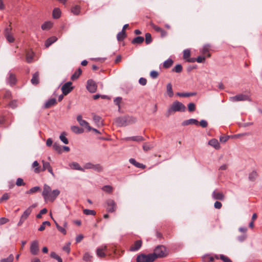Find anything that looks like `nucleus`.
<instances>
[{"label":"nucleus","mask_w":262,"mask_h":262,"mask_svg":"<svg viewBox=\"0 0 262 262\" xmlns=\"http://www.w3.org/2000/svg\"><path fill=\"white\" fill-rule=\"evenodd\" d=\"M60 194L58 189H55L52 191L51 188L48 185H43L42 195L45 201L53 202Z\"/></svg>","instance_id":"obj_1"},{"label":"nucleus","mask_w":262,"mask_h":262,"mask_svg":"<svg viewBox=\"0 0 262 262\" xmlns=\"http://www.w3.org/2000/svg\"><path fill=\"white\" fill-rule=\"evenodd\" d=\"M186 110L185 106L181 102L176 101L173 102L170 107L166 113V116L169 117L172 112H184Z\"/></svg>","instance_id":"obj_2"},{"label":"nucleus","mask_w":262,"mask_h":262,"mask_svg":"<svg viewBox=\"0 0 262 262\" xmlns=\"http://www.w3.org/2000/svg\"><path fill=\"white\" fill-rule=\"evenodd\" d=\"M155 256V259L157 258L166 257L168 255L166 248L163 245H159L156 247L154 252L151 253Z\"/></svg>","instance_id":"obj_3"},{"label":"nucleus","mask_w":262,"mask_h":262,"mask_svg":"<svg viewBox=\"0 0 262 262\" xmlns=\"http://www.w3.org/2000/svg\"><path fill=\"white\" fill-rule=\"evenodd\" d=\"M36 207V204H33L30 207H29L23 213L21 216H20V220L17 224L18 226H21L23 223L27 220L29 215L32 212L33 208Z\"/></svg>","instance_id":"obj_4"},{"label":"nucleus","mask_w":262,"mask_h":262,"mask_svg":"<svg viewBox=\"0 0 262 262\" xmlns=\"http://www.w3.org/2000/svg\"><path fill=\"white\" fill-rule=\"evenodd\" d=\"M137 262H153L155 260V256L149 254L147 255L141 254L137 257Z\"/></svg>","instance_id":"obj_5"},{"label":"nucleus","mask_w":262,"mask_h":262,"mask_svg":"<svg viewBox=\"0 0 262 262\" xmlns=\"http://www.w3.org/2000/svg\"><path fill=\"white\" fill-rule=\"evenodd\" d=\"M230 100L232 102H236L240 101H251L250 97L247 95L239 94L235 96L231 97Z\"/></svg>","instance_id":"obj_6"},{"label":"nucleus","mask_w":262,"mask_h":262,"mask_svg":"<svg viewBox=\"0 0 262 262\" xmlns=\"http://www.w3.org/2000/svg\"><path fill=\"white\" fill-rule=\"evenodd\" d=\"M106 210L108 212H114L117 209V204L112 199H108L106 201Z\"/></svg>","instance_id":"obj_7"},{"label":"nucleus","mask_w":262,"mask_h":262,"mask_svg":"<svg viewBox=\"0 0 262 262\" xmlns=\"http://www.w3.org/2000/svg\"><path fill=\"white\" fill-rule=\"evenodd\" d=\"M84 169H93L97 172L102 171L103 170L102 166L99 164H93L91 163H87L84 165Z\"/></svg>","instance_id":"obj_8"},{"label":"nucleus","mask_w":262,"mask_h":262,"mask_svg":"<svg viewBox=\"0 0 262 262\" xmlns=\"http://www.w3.org/2000/svg\"><path fill=\"white\" fill-rule=\"evenodd\" d=\"M72 83L70 81L64 83L61 87V91L63 95H67L70 93L74 89L72 86Z\"/></svg>","instance_id":"obj_9"},{"label":"nucleus","mask_w":262,"mask_h":262,"mask_svg":"<svg viewBox=\"0 0 262 262\" xmlns=\"http://www.w3.org/2000/svg\"><path fill=\"white\" fill-rule=\"evenodd\" d=\"M86 88L90 93H93L97 90V85L94 81L89 79L87 81Z\"/></svg>","instance_id":"obj_10"},{"label":"nucleus","mask_w":262,"mask_h":262,"mask_svg":"<svg viewBox=\"0 0 262 262\" xmlns=\"http://www.w3.org/2000/svg\"><path fill=\"white\" fill-rule=\"evenodd\" d=\"M42 167L41 168V171H44L46 170L48 171L52 176H54L52 168L49 162L45 160H42Z\"/></svg>","instance_id":"obj_11"},{"label":"nucleus","mask_w":262,"mask_h":262,"mask_svg":"<svg viewBox=\"0 0 262 262\" xmlns=\"http://www.w3.org/2000/svg\"><path fill=\"white\" fill-rule=\"evenodd\" d=\"M39 251L38 242L37 241H33L30 246V252L33 255H37Z\"/></svg>","instance_id":"obj_12"},{"label":"nucleus","mask_w":262,"mask_h":262,"mask_svg":"<svg viewBox=\"0 0 262 262\" xmlns=\"http://www.w3.org/2000/svg\"><path fill=\"white\" fill-rule=\"evenodd\" d=\"M142 245V242L141 240L136 241L133 245L129 248V251H136L140 249Z\"/></svg>","instance_id":"obj_13"},{"label":"nucleus","mask_w":262,"mask_h":262,"mask_svg":"<svg viewBox=\"0 0 262 262\" xmlns=\"http://www.w3.org/2000/svg\"><path fill=\"white\" fill-rule=\"evenodd\" d=\"M212 196L214 200H219L221 201L224 200L225 198L224 194L222 192L218 191L217 190H214L212 192Z\"/></svg>","instance_id":"obj_14"},{"label":"nucleus","mask_w":262,"mask_h":262,"mask_svg":"<svg viewBox=\"0 0 262 262\" xmlns=\"http://www.w3.org/2000/svg\"><path fill=\"white\" fill-rule=\"evenodd\" d=\"M106 249L107 246L106 245L102 246L97 248L96 250V254L97 256L101 258L105 257L106 254L104 251H106Z\"/></svg>","instance_id":"obj_15"},{"label":"nucleus","mask_w":262,"mask_h":262,"mask_svg":"<svg viewBox=\"0 0 262 262\" xmlns=\"http://www.w3.org/2000/svg\"><path fill=\"white\" fill-rule=\"evenodd\" d=\"M34 56V53L31 50H28L26 53V61L28 63L32 62Z\"/></svg>","instance_id":"obj_16"},{"label":"nucleus","mask_w":262,"mask_h":262,"mask_svg":"<svg viewBox=\"0 0 262 262\" xmlns=\"http://www.w3.org/2000/svg\"><path fill=\"white\" fill-rule=\"evenodd\" d=\"M210 48L211 46L208 44L204 46L201 51L202 54H203L204 55H206V56L208 57H210L211 56V54L209 53Z\"/></svg>","instance_id":"obj_17"},{"label":"nucleus","mask_w":262,"mask_h":262,"mask_svg":"<svg viewBox=\"0 0 262 262\" xmlns=\"http://www.w3.org/2000/svg\"><path fill=\"white\" fill-rule=\"evenodd\" d=\"M208 144L216 149H219L221 147L219 141L216 139H212L210 140L208 142Z\"/></svg>","instance_id":"obj_18"},{"label":"nucleus","mask_w":262,"mask_h":262,"mask_svg":"<svg viewBox=\"0 0 262 262\" xmlns=\"http://www.w3.org/2000/svg\"><path fill=\"white\" fill-rule=\"evenodd\" d=\"M153 29L157 32H159L160 33L161 36L162 37H164L167 35V32L165 31L164 29L158 27L157 26L154 25L153 26Z\"/></svg>","instance_id":"obj_19"},{"label":"nucleus","mask_w":262,"mask_h":262,"mask_svg":"<svg viewBox=\"0 0 262 262\" xmlns=\"http://www.w3.org/2000/svg\"><path fill=\"white\" fill-rule=\"evenodd\" d=\"M56 103V100L55 98H52L48 100L45 104L44 107L45 108H49L52 106L55 105Z\"/></svg>","instance_id":"obj_20"},{"label":"nucleus","mask_w":262,"mask_h":262,"mask_svg":"<svg viewBox=\"0 0 262 262\" xmlns=\"http://www.w3.org/2000/svg\"><path fill=\"white\" fill-rule=\"evenodd\" d=\"M32 167L34 168V172L35 173H39L41 172V167L39 166V164L37 161H35L33 163Z\"/></svg>","instance_id":"obj_21"},{"label":"nucleus","mask_w":262,"mask_h":262,"mask_svg":"<svg viewBox=\"0 0 262 262\" xmlns=\"http://www.w3.org/2000/svg\"><path fill=\"white\" fill-rule=\"evenodd\" d=\"M129 162L135 166L136 167L144 169L146 167V166L143 164L137 162L135 159L133 158H131L129 160Z\"/></svg>","instance_id":"obj_22"},{"label":"nucleus","mask_w":262,"mask_h":262,"mask_svg":"<svg viewBox=\"0 0 262 262\" xmlns=\"http://www.w3.org/2000/svg\"><path fill=\"white\" fill-rule=\"evenodd\" d=\"M8 82L11 85H14L16 83V78L14 74L12 73H9V76L8 78Z\"/></svg>","instance_id":"obj_23"},{"label":"nucleus","mask_w":262,"mask_h":262,"mask_svg":"<svg viewBox=\"0 0 262 262\" xmlns=\"http://www.w3.org/2000/svg\"><path fill=\"white\" fill-rule=\"evenodd\" d=\"M189 124H195L198 125L199 124V121L195 119H190L184 121L182 123V125L184 126L188 125Z\"/></svg>","instance_id":"obj_24"},{"label":"nucleus","mask_w":262,"mask_h":262,"mask_svg":"<svg viewBox=\"0 0 262 262\" xmlns=\"http://www.w3.org/2000/svg\"><path fill=\"white\" fill-rule=\"evenodd\" d=\"M215 258L216 259H221L223 262H232V261L231 260L230 258H229L228 257H227L226 255H224L223 254H221L220 255H215Z\"/></svg>","instance_id":"obj_25"},{"label":"nucleus","mask_w":262,"mask_h":262,"mask_svg":"<svg viewBox=\"0 0 262 262\" xmlns=\"http://www.w3.org/2000/svg\"><path fill=\"white\" fill-rule=\"evenodd\" d=\"M126 141L132 140L137 142H141L144 140V138L141 136H133L130 137L126 138L125 139Z\"/></svg>","instance_id":"obj_26"},{"label":"nucleus","mask_w":262,"mask_h":262,"mask_svg":"<svg viewBox=\"0 0 262 262\" xmlns=\"http://www.w3.org/2000/svg\"><path fill=\"white\" fill-rule=\"evenodd\" d=\"M31 81L33 84H37L39 83V73L38 72L33 75Z\"/></svg>","instance_id":"obj_27"},{"label":"nucleus","mask_w":262,"mask_h":262,"mask_svg":"<svg viewBox=\"0 0 262 262\" xmlns=\"http://www.w3.org/2000/svg\"><path fill=\"white\" fill-rule=\"evenodd\" d=\"M57 38L55 36H52L49 38L45 42V46L47 48L49 47L53 43L57 40Z\"/></svg>","instance_id":"obj_28"},{"label":"nucleus","mask_w":262,"mask_h":262,"mask_svg":"<svg viewBox=\"0 0 262 262\" xmlns=\"http://www.w3.org/2000/svg\"><path fill=\"white\" fill-rule=\"evenodd\" d=\"M82 73V70L80 68H79L76 71L74 72V73L72 75L71 79L72 80H75L77 79L80 75Z\"/></svg>","instance_id":"obj_29"},{"label":"nucleus","mask_w":262,"mask_h":262,"mask_svg":"<svg viewBox=\"0 0 262 262\" xmlns=\"http://www.w3.org/2000/svg\"><path fill=\"white\" fill-rule=\"evenodd\" d=\"M70 166L72 169L79 170L82 171H84V168H81L79 164L76 162H73L70 164Z\"/></svg>","instance_id":"obj_30"},{"label":"nucleus","mask_w":262,"mask_h":262,"mask_svg":"<svg viewBox=\"0 0 262 262\" xmlns=\"http://www.w3.org/2000/svg\"><path fill=\"white\" fill-rule=\"evenodd\" d=\"M93 120L98 126H101L103 125L102 118L96 115H93Z\"/></svg>","instance_id":"obj_31"},{"label":"nucleus","mask_w":262,"mask_h":262,"mask_svg":"<svg viewBox=\"0 0 262 262\" xmlns=\"http://www.w3.org/2000/svg\"><path fill=\"white\" fill-rule=\"evenodd\" d=\"M144 37L142 36H137L132 41L133 44H141L144 41Z\"/></svg>","instance_id":"obj_32"},{"label":"nucleus","mask_w":262,"mask_h":262,"mask_svg":"<svg viewBox=\"0 0 262 262\" xmlns=\"http://www.w3.org/2000/svg\"><path fill=\"white\" fill-rule=\"evenodd\" d=\"M61 15V11L59 8H55L53 11V17L54 18L57 19L59 18Z\"/></svg>","instance_id":"obj_33"},{"label":"nucleus","mask_w":262,"mask_h":262,"mask_svg":"<svg viewBox=\"0 0 262 262\" xmlns=\"http://www.w3.org/2000/svg\"><path fill=\"white\" fill-rule=\"evenodd\" d=\"M126 37L125 31L122 30L118 33L117 38L118 41L123 40Z\"/></svg>","instance_id":"obj_34"},{"label":"nucleus","mask_w":262,"mask_h":262,"mask_svg":"<svg viewBox=\"0 0 262 262\" xmlns=\"http://www.w3.org/2000/svg\"><path fill=\"white\" fill-rule=\"evenodd\" d=\"M71 129L72 131L75 134H81L84 132L83 129L77 126H71Z\"/></svg>","instance_id":"obj_35"},{"label":"nucleus","mask_w":262,"mask_h":262,"mask_svg":"<svg viewBox=\"0 0 262 262\" xmlns=\"http://www.w3.org/2000/svg\"><path fill=\"white\" fill-rule=\"evenodd\" d=\"M52 23L50 21L45 22L41 25V29L43 30H49L52 28Z\"/></svg>","instance_id":"obj_36"},{"label":"nucleus","mask_w":262,"mask_h":262,"mask_svg":"<svg viewBox=\"0 0 262 262\" xmlns=\"http://www.w3.org/2000/svg\"><path fill=\"white\" fill-rule=\"evenodd\" d=\"M167 89V92L168 95V96L170 97H171L173 96V93L172 89V85L171 83H168L166 86Z\"/></svg>","instance_id":"obj_37"},{"label":"nucleus","mask_w":262,"mask_h":262,"mask_svg":"<svg viewBox=\"0 0 262 262\" xmlns=\"http://www.w3.org/2000/svg\"><path fill=\"white\" fill-rule=\"evenodd\" d=\"M173 60L171 59H168L167 60L165 61L163 63V67L165 69L169 68L173 64Z\"/></svg>","instance_id":"obj_38"},{"label":"nucleus","mask_w":262,"mask_h":262,"mask_svg":"<svg viewBox=\"0 0 262 262\" xmlns=\"http://www.w3.org/2000/svg\"><path fill=\"white\" fill-rule=\"evenodd\" d=\"M40 190H41V189L39 186H35V187H32L30 190L27 191L26 192V193L27 194H32V193H35L37 191H39Z\"/></svg>","instance_id":"obj_39"},{"label":"nucleus","mask_w":262,"mask_h":262,"mask_svg":"<svg viewBox=\"0 0 262 262\" xmlns=\"http://www.w3.org/2000/svg\"><path fill=\"white\" fill-rule=\"evenodd\" d=\"M207 259H208V262H213L214 260V259H215V255L214 256H211L209 255H206L203 257L204 262H206Z\"/></svg>","instance_id":"obj_40"},{"label":"nucleus","mask_w":262,"mask_h":262,"mask_svg":"<svg viewBox=\"0 0 262 262\" xmlns=\"http://www.w3.org/2000/svg\"><path fill=\"white\" fill-rule=\"evenodd\" d=\"M177 95L180 97H187L195 95L194 93H177Z\"/></svg>","instance_id":"obj_41"},{"label":"nucleus","mask_w":262,"mask_h":262,"mask_svg":"<svg viewBox=\"0 0 262 262\" xmlns=\"http://www.w3.org/2000/svg\"><path fill=\"white\" fill-rule=\"evenodd\" d=\"M55 225L57 229L60 231L61 233H62L63 235H66L67 234V231L66 229L64 227H62L60 226L58 224L54 221Z\"/></svg>","instance_id":"obj_42"},{"label":"nucleus","mask_w":262,"mask_h":262,"mask_svg":"<svg viewBox=\"0 0 262 262\" xmlns=\"http://www.w3.org/2000/svg\"><path fill=\"white\" fill-rule=\"evenodd\" d=\"M102 190L107 193H111L113 191V188L111 186L105 185L102 188Z\"/></svg>","instance_id":"obj_43"},{"label":"nucleus","mask_w":262,"mask_h":262,"mask_svg":"<svg viewBox=\"0 0 262 262\" xmlns=\"http://www.w3.org/2000/svg\"><path fill=\"white\" fill-rule=\"evenodd\" d=\"M257 177V173L255 171H252L249 175V179L251 181L255 180Z\"/></svg>","instance_id":"obj_44"},{"label":"nucleus","mask_w":262,"mask_h":262,"mask_svg":"<svg viewBox=\"0 0 262 262\" xmlns=\"http://www.w3.org/2000/svg\"><path fill=\"white\" fill-rule=\"evenodd\" d=\"M50 225L51 224L49 221H45L40 225V226L38 228V230L40 231H42L45 229L46 226H50Z\"/></svg>","instance_id":"obj_45"},{"label":"nucleus","mask_w":262,"mask_h":262,"mask_svg":"<svg viewBox=\"0 0 262 262\" xmlns=\"http://www.w3.org/2000/svg\"><path fill=\"white\" fill-rule=\"evenodd\" d=\"M145 43L147 45L150 43L152 42L151 35L149 33H146L145 35Z\"/></svg>","instance_id":"obj_46"},{"label":"nucleus","mask_w":262,"mask_h":262,"mask_svg":"<svg viewBox=\"0 0 262 262\" xmlns=\"http://www.w3.org/2000/svg\"><path fill=\"white\" fill-rule=\"evenodd\" d=\"M66 134L64 132H63L60 135L59 138L63 143H64L66 144H68L69 142L68 139L66 137Z\"/></svg>","instance_id":"obj_47"},{"label":"nucleus","mask_w":262,"mask_h":262,"mask_svg":"<svg viewBox=\"0 0 262 262\" xmlns=\"http://www.w3.org/2000/svg\"><path fill=\"white\" fill-rule=\"evenodd\" d=\"M93 256L90 255L88 253H86L84 254L83 256V260L86 262H91Z\"/></svg>","instance_id":"obj_48"},{"label":"nucleus","mask_w":262,"mask_h":262,"mask_svg":"<svg viewBox=\"0 0 262 262\" xmlns=\"http://www.w3.org/2000/svg\"><path fill=\"white\" fill-rule=\"evenodd\" d=\"M81 126L85 127L88 129L89 131L91 130L92 127L89 125V124L86 121L83 120L81 123L79 124Z\"/></svg>","instance_id":"obj_49"},{"label":"nucleus","mask_w":262,"mask_h":262,"mask_svg":"<svg viewBox=\"0 0 262 262\" xmlns=\"http://www.w3.org/2000/svg\"><path fill=\"white\" fill-rule=\"evenodd\" d=\"M80 8L78 6H75L71 9L72 12L75 15H78L80 13Z\"/></svg>","instance_id":"obj_50"},{"label":"nucleus","mask_w":262,"mask_h":262,"mask_svg":"<svg viewBox=\"0 0 262 262\" xmlns=\"http://www.w3.org/2000/svg\"><path fill=\"white\" fill-rule=\"evenodd\" d=\"M51 257L56 259L58 262H62V260L60 256L56 254L54 252H52L50 254Z\"/></svg>","instance_id":"obj_51"},{"label":"nucleus","mask_w":262,"mask_h":262,"mask_svg":"<svg viewBox=\"0 0 262 262\" xmlns=\"http://www.w3.org/2000/svg\"><path fill=\"white\" fill-rule=\"evenodd\" d=\"M14 257L12 254H10L8 257L3 258L1 260V262H13Z\"/></svg>","instance_id":"obj_52"},{"label":"nucleus","mask_w":262,"mask_h":262,"mask_svg":"<svg viewBox=\"0 0 262 262\" xmlns=\"http://www.w3.org/2000/svg\"><path fill=\"white\" fill-rule=\"evenodd\" d=\"M190 56V51L188 49L185 50L183 51V58L184 59L187 60Z\"/></svg>","instance_id":"obj_53"},{"label":"nucleus","mask_w":262,"mask_h":262,"mask_svg":"<svg viewBox=\"0 0 262 262\" xmlns=\"http://www.w3.org/2000/svg\"><path fill=\"white\" fill-rule=\"evenodd\" d=\"M83 213L85 215H95L96 214V212L94 210H90V209H84Z\"/></svg>","instance_id":"obj_54"},{"label":"nucleus","mask_w":262,"mask_h":262,"mask_svg":"<svg viewBox=\"0 0 262 262\" xmlns=\"http://www.w3.org/2000/svg\"><path fill=\"white\" fill-rule=\"evenodd\" d=\"M53 148L55 150L60 153L62 151V147L58 144L55 143L53 144Z\"/></svg>","instance_id":"obj_55"},{"label":"nucleus","mask_w":262,"mask_h":262,"mask_svg":"<svg viewBox=\"0 0 262 262\" xmlns=\"http://www.w3.org/2000/svg\"><path fill=\"white\" fill-rule=\"evenodd\" d=\"M153 146L149 143H145L143 145V149L144 151H148L151 149Z\"/></svg>","instance_id":"obj_56"},{"label":"nucleus","mask_w":262,"mask_h":262,"mask_svg":"<svg viewBox=\"0 0 262 262\" xmlns=\"http://www.w3.org/2000/svg\"><path fill=\"white\" fill-rule=\"evenodd\" d=\"M182 66L181 64H177L173 69L172 71L176 73H181L182 71Z\"/></svg>","instance_id":"obj_57"},{"label":"nucleus","mask_w":262,"mask_h":262,"mask_svg":"<svg viewBox=\"0 0 262 262\" xmlns=\"http://www.w3.org/2000/svg\"><path fill=\"white\" fill-rule=\"evenodd\" d=\"M10 195L9 193H4L1 198L0 199V203L3 202V201H6L9 199Z\"/></svg>","instance_id":"obj_58"},{"label":"nucleus","mask_w":262,"mask_h":262,"mask_svg":"<svg viewBox=\"0 0 262 262\" xmlns=\"http://www.w3.org/2000/svg\"><path fill=\"white\" fill-rule=\"evenodd\" d=\"M5 36L9 42L12 43L14 41V38L11 34H9Z\"/></svg>","instance_id":"obj_59"},{"label":"nucleus","mask_w":262,"mask_h":262,"mask_svg":"<svg viewBox=\"0 0 262 262\" xmlns=\"http://www.w3.org/2000/svg\"><path fill=\"white\" fill-rule=\"evenodd\" d=\"M25 183L24 182L23 180L21 178H19L16 180V185L17 186H24L25 185Z\"/></svg>","instance_id":"obj_60"},{"label":"nucleus","mask_w":262,"mask_h":262,"mask_svg":"<svg viewBox=\"0 0 262 262\" xmlns=\"http://www.w3.org/2000/svg\"><path fill=\"white\" fill-rule=\"evenodd\" d=\"M48 210L46 208H43L41 209L39 213L36 215V217L38 219H40L41 217V215L42 214H46Z\"/></svg>","instance_id":"obj_61"},{"label":"nucleus","mask_w":262,"mask_h":262,"mask_svg":"<svg viewBox=\"0 0 262 262\" xmlns=\"http://www.w3.org/2000/svg\"><path fill=\"white\" fill-rule=\"evenodd\" d=\"M188 108L189 112H193L195 109V105L193 103H190L188 105Z\"/></svg>","instance_id":"obj_62"},{"label":"nucleus","mask_w":262,"mask_h":262,"mask_svg":"<svg viewBox=\"0 0 262 262\" xmlns=\"http://www.w3.org/2000/svg\"><path fill=\"white\" fill-rule=\"evenodd\" d=\"M121 100L122 98L121 97H117L114 100V102L117 105H118L119 110L120 108V104L121 102Z\"/></svg>","instance_id":"obj_63"},{"label":"nucleus","mask_w":262,"mask_h":262,"mask_svg":"<svg viewBox=\"0 0 262 262\" xmlns=\"http://www.w3.org/2000/svg\"><path fill=\"white\" fill-rule=\"evenodd\" d=\"M158 75V73L156 71H152L150 73V77L154 79L157 78Z\"/></svg>","instance_id":"obj_64"}]
</instances>
